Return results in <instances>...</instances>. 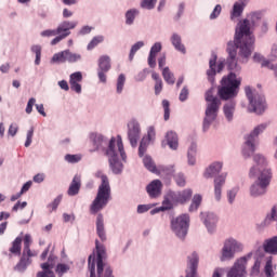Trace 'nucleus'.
<instances>
[{
    "label": "nucleus",
    "instance_id": "f257e3e1",
    "mask_svg": "<svg viewBox=\"0 0 277 277\" xmlns=\"http://www.w3.org/2000/svg\"><path fill=\"white\" fill-rule=\"evenodd\" d=\"M238 49L242 62H248V57H250L254 51V37L250 35V28H248V22L246 21L239 24L234 41L227 43L228 57L226 67L230 72L222 78L221 85L217 89V95L221 101L237 98V95L239 94L241 78L237 77L235 74L241 70V67L237 64Z\"/></svg>",
    "mask_w": 277,
    "mask_h": 277
},
{
    "label": "nucleus",
    "instance_id": "f03ea898",
    "mask_svg": "<svg viewBox=\"0 0 277 277\" xmlns=\"http://www.w3.org/2000/svg\"><path fill=\"white\" fill-rule=\"evenodd\" d=\"M90 140L94 146L91 153L102 150L108 157L109 166L114 174H120L124 168L122 161H127V153L124 151V144L122 143V136H113L109 141L102 134L91 133Z\"/></svg>",
    "mask_w": 277,
    "mask_h": 277
},
{
    "label": "nucleus",
    "instance_id": "7ed1b4c3",
    "mask_svg": "<svg viewBox=\"0 0 277 277\" xmlns=\"http://www.w3.org/2000/svg\"><path fill=\"white\" fill-rule=\"evenodd\" d=\"M254 166L250 168L249 179H256L249 188L251 198H261L267 194V187L272 183V169L268 167L267 158L261 154L253 156Z\"/></svg>",
    "mask_w": 277,
    "mask_h": 277
},
{
    "label": "nucleus",
    "instance_id": "20e7f679",
    "mask_svg": "<svg viewBox=\"0 0 277 277\" xmlns=\"http://www.w3.org/2000/svg\"><path fill=\"white\" fill-rule=\"evenodd\" d=\"M252 258H254V264L251 268V276H259V274H261V265H263L265 256L259 255L258 251H251L247 255L236 260L230 271L227 273V277H246V267Z\"/></svg>",
    "mask_w": 277,
    "mask_h": 277
},
{
    "label": "nucleus",
    "instance_id": "39448f33",
    "mask_svg": "<svg viewBox=\"0 0 277 277\" xmlns=\"http://www.w3.org/2000/svg\"><path fill=\"white\" fill-rule=\"evenodd\" d=\"M95 177L101 179V184L97 188V194L93 202L91 203L90 211L93 215L103 211L109 205L111 200V186L109 185V177L103 173V171L95 172Z\"/></svg>",
    "mask_w": 277,
    "mask_h": 277
},
{
    "label": "nucleus",
    "instance_id": "423d86ee",
    "mask_svg": "<svg viewBox=\"0 0 277 277\" xmlns=\"http://www.w3.org/2000/svg\"><path fill=\"white\" fill-rule=\"evenodd\" d=\"M205 98L207 106L202 129L203 132L207 133V131L211 129V124H213L214 121L217 120V114H220V107L222 105V102L220 101V98L213 96V88L209 89L206 92Z\"/></svg>",
    "mask_w": 277,
    "mask_h": 277
},
{
    "label": "nucleus",
    "instance_id": "0eeeda50",
    "mask_svg": "<svg viewBox=\"0 0 277 277\" xmlns=\"http://www.w3.org/2000/svg\"><path fill=\"white\" fill-rule=\"evenodd\" d=\"M79 25V22L77 21H63L61 24H58L56 29H47L41 31L42 38H53V36H56L52 41V47H55V44H60L62 40H66L68 36H70V30L75 29Z\"/></svg>",
    "mask_w": 277,
    "mask_h": 277
},
{
    "label": "nucleus",
    "instance_id": "6e6552de",
    "mask_svg": "<svg viewBox=\"0 0 277 277\" xmlns=\"http://www.w3.org/2000/svg\"><path fill=\"white\" fill-rule=\"evenodd\" d=\"M269 127V123H260L253 128V130L245 136V144L242 146V156L245 159L252 157L259 145V136L265 132V129Z\"/></svg>",
    "mask_w": 277,
    "mask_h": 277
},
{
    "label": "nucleus",
    "instance_id": "1a4fd4ad",
    "mask_svg": "<svg viewBox=\"0 0 277 277\" xmlns=\"http://www.w3.org/2000/svg\"><path fill=\"white\" fill-rule=\"evenodd\" d=\"M246 96L249 101L248 111L261 115L265 109H267V104L265 103V96L252 90L250 87L245 88Z\"/></svg>",
    "mask_w": 277,
    "mask_h": 277
},
{
    "label": "nucleus",
    "instance_id": "9d476101",
    "mask_svg": "<svg viewBox=\"0 0 277 277\" xmlns=\"http://www.w3.org/2000/svg\"><path fill=\"white\" fill-rule=\"evenodd\" d=\"M31 235L26 234L24 236V250L19 262L16 264L15 269L17 272H25L28 265H31V256H38V252L31 251Z\"/></svg>",
    "mask_w": 277,
    "mask_h": 277
},
{
    "label": "nucleus",
    "instance_id": "9b49d317",
    "mask_svg": "<svg viewBox=\"0 0 277 277\" xmlns=\"http://www.w3.org/2000/svg\"><path fill=\"white\" fill-rule=\"evenodd\" d=\"M171 230L179 239H185L189 230V214H181L171 220Z\"/></svg>",
    "mask_w": 277,
    "mask_h": 277
},
{
    "label": "nucleus",
    "instance_id": "f8f14e48",
    "mask_svg": "<svg viewBox=\"0 0 277 277\" xmlns=\"http://www.w3.org/2000/svg\"><path fill=\"white\" fill-rule=\"evenodd\" d=\"M242 250L243 245L241 242L234 238H229L225 240L221 250V261H233V259H235V254H237V252H241Z\"/></svg>",
    "mask_w": 277,
    "mask_h": 277
},
{
    "label": "nucleus",
    "instance_id": "ddd939ff",
    "mask_svg": "<svg viewBox=\"0 0 277 277\" xmlns=\"http://www.w3.org/2000/svg\"><path fill=\"white\" fill-rule=\"evenodd\" d=\"M95 248L97 252L96 254L97 276L103 277V269H105L104 277H114L111 276V267L103 263V259H105V247L98 243V240H96Z\"/></svg>",
    "mask_w": 277,
    "mask_h": 277
},
{
    "label": "nucleus",
    "instance_id": "4468645a",
    "mask_svg": "<svg viewBox=\"0 0 277 277\" xmlns=\"http://www.w3.org/2000/svg\"><path fill=\"white\" fill-rule=\"evenodd\" d=\"M97 77L101 83H107V72L111 70V58L108 55H102L97 61Z\"/></svg>",
    "mask_w": 277,
    "mask_h": 277
},
{
    "label": "nucleus",
    "instance_id": "2eb2a0df",
    "mask_svg": "<svg viewBox=\"0 0 277 277\" xmlns=\"http://www.w3.org/2000/svg\"><path fill=\"white\" fill-rule=\"evenodd\" d=\"M140 135H142V128L140 127V122L135 119H132L128 123V140L132 148H135V146H137Z\"/></svg>",
    "mask_w": 277,
    "mask_h": 277
},
{
    "label": "nucleus",
    "instance_id": "dca6fc26",
    "mask_svg": "<svg viewBox=\"0 0 277 277\" xmlns=\"http://www.w3.org/2000/svg\"><path fill=\"white\" fill-rule=\"evenodd\" d=\"M192 194H194V192L187 188L182 192H169L168 197L173 205H185V202L190 200Z\"/></svg>",
    "mask_w": 277,
    "mask_h": 277
},
{
    "label": "nucleus",
    "instance_id": "f3484780",
    "mask_svg": "<svg viewBox=\"0 0 277 277\" xmlns=\"http://www.w3.org/2000/svg\"><path fill=\"white\" fill-rule=\"evenodd\" d=\"M262 18H263V12L262 11L252 12L248 15V18L242 19L238 23V25L236 27V31H237V28L239 27V25H241V23L247 22L249 34H250V36H252L253 44H254L255 39H254V35L252 34V27H256V25H259V23H261Z\"/></svg>",
    "mask_w": 277,
    "mask_h": 277
},
{
    "label": "nucleus",
    "instance_id": "a211bd4d",
    "mask_svg": "<svg viewBox=\"0 0 277 277\" xmlns=\"http://www.w3.org/2000/svg\"><path fill=\"white\" fill-rule=\"evenodd\" d=\"M55 261H57V256L50 254L48 262L41 264L43 272H39L37 277H55V273L52 271L55 267Z\"/></svg>",
    "mask_w": 277,
    "mask_h": 277
},
{
    "label": "nucleus",
    "instance_id": "6ab92c4d",
    "mask_svg": "<svg viewBox=\"0 0 277 277\" xmlns=\"http://www.w3.org/2000/svg\"><path fill=\"white\" fill-rule=\"evenodd\" d=\"M201 219L203 221V224L208 233H215V228H217V222H219L217 214L213 212L201 213Z\"/></svg>",
    "mask_w": 277,
    "mask_h": 277
},
{
    "label": "nucleus",
    "instance_id": "aec40b11",
    "mask_svg": "<svg viewBox=\"0 0 277 277\" xmlns=\"http://www.w3.org/2000/svg\"><path fill=\"white\" fill-rule=\"evenodd\" d=\"M157 133L155 132V127H149L147 130V136L143 137L138 147V157H144L146 149L150 142H155Z\"/></svg>",
    "mask_w": 277,
    "mask_h": 277
},
{
    "label": "nucleus",
    "instance_id": "412c9836",
    "mask_svg": "<svg viewBox=\"0 0 277 277\" xmlns=\"http://www.w3.org/2000/svg\"><path fill=\"white\" fill-rule=\"evenodd\" d=\"M226 176H228L227 173H222L214 177V196L217 202L222 200V187H224L226 183Z\"/></svg>",
    "mask_w": 277,
    "mask_h": 277
},
{
    "label": "nucleus",
    "instance_id": "4be33fe9",
    "mask_svg": "<svg viewBox=\"0 0 277 277\" xmlns=\"http://www.w3.org/2000/svg\"><path fill=\"white\" fill-rule=\"evenodd\" d=\"M81 81H83V75L81 71H76L69 77L70 89L77 94H81Z\"/></svg>",
    "mask_w": 277,
    "mask_h": 277
},
{
    "label": "nucleus",
    "instance_id": "5701e85b",
    "mask_svg": "<svg viewBox=\"0 0 277 277\" xmlns=\"http://www.w3.org/2000/svg\"><path fill=\"white\" fill-rule=\"evenodd\" d=\"M246 5H248V0L236 1L230 11V21H235L236 18H239L243 14V10H246Z\"/></svg>",
    "mask_w": 277,
    "mask_h": 277
},
{
    "label": "nucleus",
    "instance_id": "b1692460",
    "mask_svg": "<svg viewBox=\"0 0 277 277\" xmlns=\"http://www.w3.org/2000/svg\"><path fill=\"white\" fill-rule=\"evenodd\" d=\"M162 187L163 184L159 180H154L147 185L146 192L150 198H158V196H161Z\"/></svg>",
    "mask_w": 277,
    "mask_h": 277
},
{
    "label": "nucleus",
    "instance_id": "393cba45",
    "mask_svg": "<svg viewBox=\"0 0 277 277\" xmlns=\"http://www.w3.org/2000/svg\"><path fill=\"white\" fill-rule=\"evenodd\" d=\"M222 168H224V163L216 161L211 163L205 171V179H213V176H217L220 172H222Z\"/></svg>",
    "mask_w": 277,
    "mask_h": 277
},
{
    "label": "nucleus",
    "instance_id": "a878e982",
    "mask_svg": "<svg viewBox=\"0 0 277 277\" xmlns=\"http://www.w3.org/2000/svg\"><path fill=\"white\" fill-rule=\"evenodd\" d=\"M216 64H217V55L212 54L209 61V69L207 70L208 80L210 81V83H215V75H217V70L215 69Z\"/></svg>",
    "mask_w": 277,
    "mask_h": 277
},
{
    "label": "nucleus",
    "instance_id": "bb28decb",
    "mask_svg": "<svg viewBox=\"0 0 277 277\" xmlns=\"http://www.w3.org/2000/svg\"><path fill=\"white\" fill-rule=\"evenodd\" d=\"M161 42H156L150 51H149V55H148V66L149 68H155L157 66V53L161 52Z\"/></svg>",
    "mask_w": 277,
    "mask_h": 277
},
{
    "label": "nucleus",
    "instance_id": "cd10ccee",
    "mask_svg": "<svg viewBox=\"0 0 277 277\" xmlns=\"http://www.w3.org/2000/svg\"><path fill=\"white\" fill-rule=\"evenodd\" d=\"M263 250L267 254H273L274 256L277 255V236L268 238L263 243Z\"/></svg>",
    "mask_w": 277,
    "mask_h": 277
},
{
    "label": "nucleus",
    "instance_id": "c85d7f7f",
    "mask_svg": "<svg viewBox=\"0 0 277 277\" xmlns=\"http://www.w3.org/2000/svg\"><path fill=\"white\" fill-rule=\"evenodd\" d=\"M235 107H237V103L234 101L227 102L223 107V114L227 120V122H233V118L235 117Z\"/></svg>",
    "mask_w": 277,
    "mask_h": 277
},
{
    "label": "nucleus",
    "instance_id": "c756f323",
    "mask_svg": "<svg viewBox=\"0 0 277 277\" xmlns=\"http://www.w3.org/2000/svg\"><path fill=\"white\" fill-rule=\"evenodd\" d=\"M80 189H81V176L75 175L69 185L67 194L68 196H77Z\"/></svg>",
    "mask_w": 277,
    "mask_h": 277
},
{
    "label": "nucleus",
    "instance_id": "7c9ffc66",
    "mask_svg": "<svg viewBox=\"0 0 277 277\" xmlns=\"http://www.w3.org/2000/svg\"><path fill=\"white\" fill-rule=\"evenodd\" d=\"M171 44L174 47L175 51L183 53V55L187 53L185 44H183V40L181 39L179 34H173L171 36Z\"/></svg>",
    "mask_w": 277,
    "mask_h": 277
},
{
    "label": "nucleus",
    "instance_id": "2f4dec72",
    "mask_svg": "<svg viewBox=\"0 0 277 277\" xmlns=\"http://www.w3.org/2000/svg\"><path fill=\"white\" fill-rule=\"evenodd\" d=\"M96 234L98 235L101 241H106L107 236L105 234V221L103 214H98L96 219Z\"/></svg>",
    "mask_w": 277,
    "mask_h": 277
},
{
    "label": "nucleus",
    "instance_id": "473e14b6",
    "mask_svg": "<svg viewBox=\"0 0 277 277\" xmlns=\"http://www.w3.org/2000/svg\"><path fill=\"white\" fill-rule=\"evenodd\" d=\"M66 62H68V50L55 53L50 61L51 64H66Z\"/></svg>",
    "mask_w": 277,
    "mask_h": 277
},
{
    "label": "nucleus",
    "instance_id": "72a5a7b5",
    "mask_svg": "<svg viewBox=\"0 0 277 277\" xmlns=\"http://www.w3.org/2000/svg\"><path fill=\"white\" fill-rule=\"evenodd\" d=\"M166 138L171 150H176V148H179V135H176V132H168Z\"/></svg>",
    "mask_w": 277,
    "mask_h": 277
},
{
    "label": "nucleus",
    "instance_id": "f704fd0d",
    "mask_svg": "<svg viewBox=\"0 0 277 277\" xmlns=\"http://www.w3.org/2000/svg\"><path fill=\"white\" fill-rule=\"evenodd\" d=\"M264 276L265 277H276V268H274V262L272 256L266 259L264 266Z\"/></svg>",
    "mask_w": 277,
    "mask_h": 277
},
{
    "label": "nucleus",
    "instance_id": "c9c22d12",
    "mask_svg": "<svg viewBox=\"0 0 277 277\" xmlns=\"http://www.w3.org/2000/svg\"><path fill=\"white\" fill-rule=\"evenodd\" d=\"M143 163L146 170H148L149 172H153L154 174H157V172H159V167L155 164V161H153V158L150 156H145L143 158Z\"/></svg>",
    "mask_w": 277,
    "mask_h": 277
},
{
    "label": "nucleus",
    "instance_id": "e433bc0d",
    "mask_svg": "<svg viewBox=\"0 0 277 277\" xmlns=\"http://www.w3.org/2000/svg\"><path fill=\"white\" fill-rule=\"evenodd\" d=\"M23 238L21 236L16 237L12 242V247L10 248L11 254H15V256H21Z\"/></svg>",
    "mask_w": 277,
    "mask_h": 277
},
{
    "label": "nucleus",
    "instance_id": "4c0bfd02",
    "mask_svg": "<svg viewBox=\"0 0 277 277\" xmlns=\"http://www.w3.org/2000/svg\"><path fill=\"white\" fill-rule=\"evenodd\" d=\"M198 146L196 143H192L190 146L188 147V153H187V159H188V166H196V150Z\"/></svg>",
    "mask_w": 277,
    "mask_h": 277
},
{
    "label": "nucleus",
    "instance_id": "58836bf2",
    "mask_svg": "<svg viewBox=\"0 0 277 277\" xmlns=\"http://www.w3.org/2000/svg\"><path fill=\"white\" fill-rule=\"evenodd\" d=\"M140 16V10L130 9L126 12V25H133L135 23V17Z\"/></svg>",
    "mask_w": 277,
    "mask_h": 277
},
{
    "label": "nucleus",
    "instance_id": "ea45409f",
    "mask_svg": "<svg viewBox=\"0 0 277 277\" xmlns=\"http://www.w3.org/2000/svg\"><path fill=\"white\" fill-rule=\"evenodd\" d=\"M162 77L166 83H169V85H174L176 79L174 78V74L170 71L169 67L162 68Z\"/></svg>",
    "mask_w": 277,
    "mask_h": 277
},
{
    "label": "nucleus",
    "instance_id": "a19ab883",
    "mask_svg": "<svg viewBox=\"0 0 277 277\" xmlns=\"http://www.w3.org/2000/svg\"><path fill=\"white\" fill-rule=\"evenodd\" d=\"M30 51L36 55V58H35L36 66H40V62L42 60V47L38 44L31 45Z\"/></svg>",
    "mask_w": 277,
    "mask_h": 277
},
{
    "label": "nucleus",
    "instance_id": "79ce46f5",
    "mask_svg": "<svg viewBox=\"0 0 277 277\" xmlns=\"http://www.w3.org/2000/svg\"><path fill=\"white\" fill-rule=\"evenodd\" d=\"M271 222H277V203L272 207L265 216L264 224H269Z\"/></svg>",
    "mask_w": 277,
    "mask_h": 277
},
{
    "label": "nucleus",
    "instance_id": "37998d69",
    "mask_svg": "<svg viewBox=\"0 0 277 277\" xmlns=\"http://www.w3.org/2000/svg\"><path fill=\"white\" fill-rule=\"evenodd\" d=\"M89 272L90 277H96V254H91L89 256Z\"/></svg>",
    "mask_w": 277,
    "mask_h": 277
},
{
    "label": "nucleus",
    "instance_id": "c03bdc74",
    "mask_svg": "<svg viewBox=\"0 0 277 277\" xmlns=\"http://www.w3.org/2000/svg\"><path fill=\"white\" fill-rule=\"evenodd\" d=\"M81 60H83V56H81V54L67 50L68 64H77V62H81Z\"/></svg>",
    "mask_w": 277,
    "mask_h": 277
},
{
    "label": "nucleus",
    "instance_id": "a18cd8bd",
    "mask_svg": "<svg viewBox=\"0 0 277 277\" xmlns=\"http://www.w3.org/2000/svg\"><path fill=\"white\" fill-rule=\"evenodd\" d=\"M201 202H202V196L201 195H195L194 198H193V201L189 206L190 213L194 212V211H198V207H200Z\"/></svg>",
    "mask_w": 277,
    "mask_h": 277
},
{
    "label": "nucleus",
    "instance_id": "49530a36",
    "mask_svg": "<svg viewBox=\"0 0 277 277\" xmlns=\"http://www.w3.org/2000/svg\"><path fill=\"white\" fill-rule=\"evenodd\" d=\"M239 194V186H235L227 190V200L229 205H233L235 202V199L237 198V195Z\"/></svg>",
    "mask_w": 277,
    "mask_h": 277
},
{
    "label": "nucleus",
    "instance_id": "de8ad7c7",
    "mask_svg": "<svg viewBox=\"0 0 277 277\" xmlns=\"http://www.w3.org/2000/svg\"><path fill=\"white\" fill-rule=\"evenodd\" d=\"M142 47H144V41H137L136 43H134L132 45V48L130 50V55H129L130 62H133L135 54L140 51V49H142Z\"/></svg>",
    "mask_w": 277,
    "mask_h": 277
},
{
    "label": "nucleus",
    "instance_id": "09e8293b",
    "mask_svg": "<svg viewBox=\"0 0 277 277\" xmlns=\"http://www.w3.org/2000/svg\"><path fill=\"white\" fill-rule=\"evenodd\" d=\"M156 174H167V176H171V174H174V166H159Z\"/></svg>",
    "mask_w": 277,
    "mask_h": 277
},
{
    "label": "nucleus",
    "instance_id": "8fccbe9b",
    "mask_svg": "<svg viewBox=\"0 0 277 277\" xmlns=\"http://www.w3.org/2000/svg\"><path fill=\"white\" fill-rule=\"evenodd\" d=\"M124 83H127V77L124 74H120L117 79V94H122V90H124Z\"/></svg>",
    "mask_w": 277,
    "mask_h": 277
},
{
    "label": "nucleus",
    "instance_id": "3c124183",
    "mask_svg": "<svg viewBox=\"0 0 277 277\" xmlns=\"http://www.w3.org/2000/svg\"><path fill=\"white\" fill-rule=\"evenodd\" d=\"M70 272V266L68 264H57L55 268V273L58 277L64 276V274H68Z\"/></svg>",
    "mask_w": 277,
    "mask_h": 277
},
{
    "label": "nucleus",
    "instance_id": "603ef678",
    "mask_svg": "<svg viewBox=\"0 0 277 277\" xmlns=\"http://www.w3.org/2000/svg\"><path fill=\"white\" fill-rule=\"evenodd\" d=\"M103 40H105V37L103 36H96L94 37L90 43L88 44L87 49L88 51H92V49H95V47H98V44H101V42H103Z\"/></svg>",
    "mask_w": 277,
    "mask_h": 277
},
{
    "label": "nucleus",
    "instance_id": "864d4df0",
    "mask_svg": "<svg viewBox=\"0 0 277 277\" xmlns=\"http://www.w3.org/2000/svg\"><path fill=\"white\" fill-rule=\"evenodd\" d=\"M155 5H157V0L141 1V8H143V10H155Z\"/></svg>",
    "mask_w": 277,
    "mask_h": 277
},
{
    "label": "nucleus",
    "instance_id": "5fc2aeb1",
    "mask_svg": "<svg viewBox=\"0 0 277 277\" xmlns=\"http://www.w3.org/2000/svg\"><path fill=\"white\" fill-rule=\"evenodd\" d=\"M60 202H62V195H58L53 202H51L50 205H48V209H50V213H52V211H56L57 207H60Z\"/></svg>",
    "mask_w": 277,
    "mask_h": 277
},
{
    "label": "nucleus",
    "instance_id": "6e6d98bb",
    "mask_svg": "<svg viewBox=\"0 0 277 277\" xmlns=\"http://www.w3.org/2000/svg\"><path fill=\"white\" fill-rule=\"evenodd\" d=\"M172 207H174V202L172 201V199H170L169 196H167V198L163 200L162 206L160 208L162 209V211H170Z\"/></svg>",
    "mask_w": 277,
    "mask_h": 277
},
{
    "label": "nucleus",
    "instance_id": "4d7b16f0",
    "mask_svg": "<svg viewBox=\"0 0 277 277\" xmlns=\"http://www.w3.org/2000/svg\"><path fill=\"white\" fill-rule=\"evenodd\" d=\"M80 159H81V155H70V154H67L65 156V161H67L68 163H79Z\"/></svg>",
    "mask_w": 277,
    "mask_h": 277
},
{
    "label": "nucleus",
    "instance_id": "13d9d810",
    "mask_svg": "<svg viewBox=\"0 0 277 277\" xmlns=\"http://www.w3.org/2000/svg\"><path fill=\"white\" fill-rule=\"evenodd\" d=\"M32 140H34V128H30L26 134V142H25L26 148H29L31 146Z\"/></svg>",
    "mask_w": 277,
    "mask_h": 277
},
{
    "label": "nucleus",
    "instance_id": "bf43d9fd",
    "mask_svg": "<svg viewBox=\"0 0 277 277\" xmlns=\"http://www.w3.org/2000/svg\"><path fill=\"white\" fill-rule=\"evenodd\" d=\"M220 14H222V5L216 4L212 13L210 14V21H215V18H217Z\"/></svg>",
    "mask_w": 277,
    "mask_h": 277
},
{
    "label": "nucleus",
    "instance_id": "052dcab7",
    "mask_svg": "<svg viewBox=\"0 0 277 277\" xmlns=\"http://www.w3.org/2000/svg\"><path fill=\"white\" fill-rule=\"evenodd\" d=\"M162 107L164 109V120H170V102L168 100H163Z\"/></svg>",
    "mask_w": 277,
    "mask_h": 277
},
{
    "label": "nucleus",
    "instance_id": "680f3d73",
    "mask_svg": "<svg viewBox=\"0 0 277 277\" xmlns=\"http://www.w3.org/2000/svg\"><path fill=\"white\" fill-rule=\"evenodd\" d=\"M174 181L179 187H185V175L183 173H177L174 176Z\"/></svg>",
    "mask_w": 277,
    "mask_h": 277
},
{
    "label": "nucleus",
    "instance_id": "e2e57ef3",
    "mask_svg": "<svg viewBox=\"0 0 277 277\" xmlns=\"http://www.w3.org/2000/svg\"><path fill=\"white\" fill-rule=\"evenodd\" d=\"M189 96V89H187V87H184L180 93V101L182 103H185V101L188 98Z\"/></svg>",
    "mask_w": 277,
    "mask_h": 277
},
{
    "label": "nucleus",
    "instance_id": "0e129e2a",
    "mask_svg": "<svg viewBox=\"0 0 277 277\" xmlns=\"http://www.w3.org/2000/svg\"><path fill=\"white\" fill-rule=\"evenodd\" d=\"M34 105H36V98H29L27 106H26V114H31L34 111Z\"/></svg>",
    "mask_w": 277,
    "mask_h": 277
},
{
    "label": "nucleus",
    "instance_id": "69168bd1",
    "mask_svg": "<svg viewBox=\"0 0 277 277\" xmlns=\"http://www.w3.org/2000/svg\"><path fill=\"white\" fill-rule=\"evenodd\" d=\"M185 12V2H181L179 4V9H177V13L175 16V21H179V18H181L183 16V13Z\"/></svg>",
    "mask_w": 277,
    "mask_h": 277
},
{
    "label": "nucleus",
    "instance_id": "338daca9",
    "mask_svg": "<svg viewBox=\"0 0 277 277\" xmlns=\"http://www.w3.org/2000/svg\"><path fill=\"white\" fill-rule=\"evenodd\" d=\"M161 90H163V81L162 80H158L155 83V94L158 96V94H161Z\"/></svg>",
    "mask_w": 277,
    "mask_h": 277
},
{
    "label": "nucleus",
    "instance_id": "774afa93",
    "mask_svg": "<svg viewBox=\"0 0 277 277\" xmlns=\"http://www.w3.org/2000/svg\"><path fill=\"white\" fill-rule=\"evenodd\" d=\"M25 207H27V202L24 201V202H21V201H17L14 207L12 208V211L16 212L18 211V209H25Z\"/></svg>",
    "mask_w": 277,
    "mask_h": 277
}]
</instances>
